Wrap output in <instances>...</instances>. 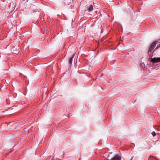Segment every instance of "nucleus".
Segmentation results:
<instances>
[{
    "mask_svg": "<svg viewBox=\"0 0 160 160\" xmlns=\"http://www.w3.org/2000/svg\"><path fill=\"white\" fill-rule=\"evenodd\" d=\"M157 43V42H152L149 46L148 51V53L149 56H150L151 55V52L156 47Z\"/></svg>",
    "mask_w": 160,
    "mask_h": 160,
    "instance_id": "f257e3e1",
    "label": "nucleus"
},
{
    "mask_svg": "<svg viewBox=\"0 0 160 160\" xmlns=\"http://www.w3.org/2000/svg\"><path fill=\"white\" fill-rule=\"evenodd\" d=\"M150 61L151 62L156 63L160 62V58H152Z\"/></svg>",
    "mask_w": 160,
    "mask_h": 160,
    "instance_id": "f03ea898",
    "label": "nucleus"
},
{
    "mask_svg": "<svg viewBox=\"0 0 160 160\" xmlns=\"http://www.w3.org/2000/svg\"><path fill=\"white\" fill-rule=\"evenodd\" d=\"M121 157L118 154H117L110 160H121Z\"/></svg>",
    "mask_w": 160,
    "mask_h": 160,
    "instance_id": "7ed1b4c3",
    "label": "nucleus"
},
{
    "mask_svg": "<svg viewBox=\"0 0 160 160\" xmlns=\"http://www.w3.org/2000/svg\"><path fill=\"white\" fill-rule=\"evenodd\" d=\"M86 8H87V10L89 12L92 11L93 10V7L92 5H88Z\"/></svg>",
    "mask_w": 160,
    "mask_h": 160,
    "instance_id": "20e7f679",
    "label": "nucleus"
},
{
    "mask_svg": "<svg viewBox=\"0 0 160 160\" xmlns=\"http://www.w3.org/2000/svg\"><path fill=\"white\" fill-rule=\"evenodd\" d=\"M73 58V56H72V57L70 58L69 59V64H70L72 63Z\"/></svg>",
    "mask_w": 160,
    "mask_h": 160,
    "instance_id": "39448f33",
    "label": "nucleus"
},
{
    "mask_svg": "<svg viewBox=\"0 0 160 160\" xmlns=\"http://www.w3.org/2000/svg\"><path fill=\"white\" fill-rule=\"evenodd\" d=\"M152 135L153 137L155 136L156 134L155 132L154 131L152 132Z\"/></svg>",
    "mask_w": 160,
    "mask_h": 160,
    "instance_id": "423d86ee",
    "label": "nucleus"
},
{
    "mask_svg": "<svg viewBox=\"0 0 160 160\" xmlns=\"http://www.w3.org/2000/svg\"><path fill=\"white\" fill-rule=\"evenodd\" d=\"M158 47H156L155 49H158Z\"/></svg>",
    "mask_w": 160,
    "mask_h": 160,
    "instance_id": "0eeeda50",
    "label": "nucleus"
}]
</instances>
